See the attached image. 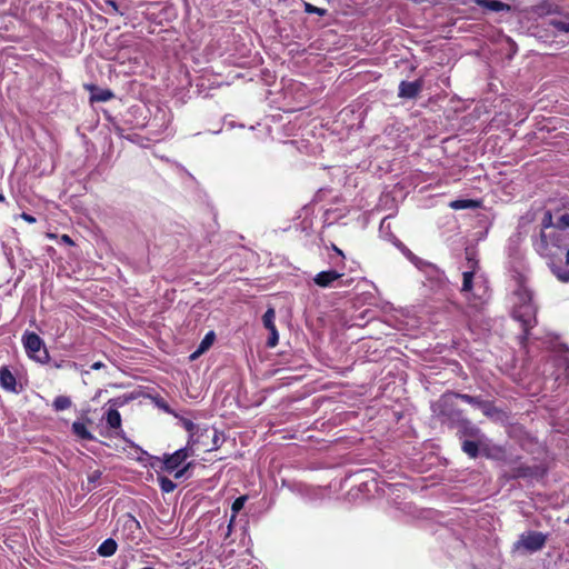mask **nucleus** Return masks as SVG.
I'll return each mask as SVG.
<instances>
[{
  "instance_id": "nucleus-1",
  "label": "nucleus",
  "mask_w": 569,
  "mask_h": 569,
  "mask_svg": "<svg viewBox=\"0 0 569 569\" xmlns=\"http://www.w3.org/2000/svg\"><path fill=\"white\" fill-rule=\"evenodd\" d=\"M457 399H459L457 392L443 393L431 406L433 417L441 425L456 429L458 433L477 437L480 430L463 416V411L458 407Z\"/></svg>"
},
{
  "instance_id": "nucleus-2",
  "label": "nucleus",
  "mask_w": 569,
  "mask_h": 569,
  "mask_svg": "<svg viewBox=\"0 0 569 569\" xmlns=\"http://www.w3.org/2000/svg\"><path fill=\"white\" fill-rule=\"evenodd\" d=\"M516 289L513 290V296L517 299L513 310L512 317L515 320L519 321L522 327V340H527L530 333V330L536 326V309L532 306V292L527 287L526 278L523 274L518 273L515 277Z\"/></svg>"
},
{
  "instance_id": "nucleus-3",
  "label": "nucleus",
  "mask_w": 569,
  "mask_h": 569,
  "mask_svg": "<svg viewBox=\"0 0 569 569\" xmlns=\"http://www.w3.org/2000/svg\"><path fill=\"white\" fill-rule=\"evenodd\" d=\"M188 442L194 453L210 452L219 448L220 435L217 429L207 427L193 433Z\"/></svg>"
},
{
  "instance_id": "nucleus-4",
  "label": "nucleus",
  "mask_w": 569,
  "mask_h": 569,
  "mask_svg": "<svg viewBox=\"0 0 569 569\" xmlns=\"http://www.w3.org/2000/svg\"><path fill=\"white\" fill-rule=\"evenodd\" d=\"M22 343L26 353L30 359L40 363H47L50 360V356L43 340L36 332L26 331L22 336Z\"/></svg>"
},
{
  "instance_id": "nucleus-5",
  "label": "nucleus",
  "mask_w": 569,
  "mask_h": 569,
  "mask_svg": "<svg viewBox=\"0 0 569 569\" xmlns=\"http://www.w3.org/2000/svg\"><path fill=\"white\" fill-rule=\"evenodd\" d=\"M547 540L548 533L533 530L525 531L515 542V550L535 553L545 548Z\"/></svg>"
},
{
  "instance_id": "nucleus-6",
  "label": "nucleus",
  "mask_w": 569,
  "mask_h": 569,
  "mask_svg": "<svg viewBox=\"0 0 569 569\" xmlns=\"http://www.w3.org/2000/svg\"><path fill=\"white\" fill-rule=\"evenodd\" d=\"M461 448H462V451L465 453H467V456L470 459H477L481 452L487 458L491 457V455L489 453V446L485 441H482L481 439H478L477 441L465 440L462 442Z\"/></svg>"
},
{
  "instance_id": "nucleus-7",
  "label": "nucleus",
  "mask_w": 569,
  "mask_h": 569,
  "mask_svg": "<svg viewBox=\"0 0 569 569\" xmlns=\"http://www.w3.org/2000/svg\"><path fill=\"white\" fill-rule=\"evenodd\" d=\"M423 87L422 79L415 81H401L399 84V97L406 99H415L420 93Z\"/></svg>"
},
{
  "instance_id": "nucleus-8",
  "label": "nucleus",
  "mask_w": 569,
  "mask_h": 569,
  "mask_svg": "<svg viewBox=\"0 0 569 569\" xmlns=\"http://www.w3.org/2000/svg\"><path fill=\"white\" fill-rule=\"evenodd\" d=\"M0 387L9 392H19L16 376L7 366L0 368Z\"/></svg>"
},
{
  "instance_id": "nucleus-9",
  "label": "nucleus",
  "mask_w": 569,
  "mask_h": 569,
  "mask_svg": "<svg viewBox=\"0 0 569 569\" xmlns=\"http://www.w3.org/2000/svg\"><path fill=\"white\" fill-rule=\"evenodd\" d=\"M192 447L188 443L184 448H180L172 453H164L161 462H184L188 458L197 457Z\"/></svg>"
},
{
  "instance_id": "nucleus-10",
  "label": "nucleus",
  "mask_w": 569,
  "mask_h": 569,
  "mask_svg": "<svg viewBox=\"0 0 569 569\" xmlns=\"http://www.w3.org/2000/svg\"><path fill=\"white\" fill-rule=\"evenodd\" d=\"M342 276L343 273L338 272L337 270L320 271L315 276L313 282L321 288H328Z\"/></svg>"
},
{
  "instance_id": "nucleus-11",
  "label": "nucleus",
  "mask_w": 569,
  "mask_h": 569,
  "mask_svg": "<svg viewBox=\"0 0 569 569\" xmlns=\"http://www.w3.org/2000/svg\"><path fill=\"white\" fill-rule=\"evenodd\" d=\"M91 422L89 418L79 419L72 423V433L80 440L91 441L93 440V436L88 429V423Z\"/></svg>"
},
{
  "instance_id": "nucleus-12",
  "label": "nucleus",
  "mask_w": 569,
  "mask_h": 569,
  "mask_svg": "<svg viewBox=\"0 0 569 569\" xmlns=\"http://www.w3.org/2000/svg\"><path fill=\"white\" fill-rule=\"evenodd\" d=\"M468 263H469L470 269L462 273V287H461L462 292H470L472 290L475 272H476V269L478 268L477 260L468 258Z\"/></svg>"
},
{
  "instance_id": "nucleus-13",
  "label": "nucleus",
  "mask_w": 569,
  "mask_h": 569,
  "mask_svg": "<svg viewBox=\"0 0 569 569\" xmlns=\"http://www.w3.org/2000/svg\"><path fill=\"white\" fill-rule=\"evenodd\" d=\"M86 89H88L91 92V102H107L114 97L113 92L110 89H99L94 84H87Z\"/></svg>"
},
{
  "instance_id": "nucleus-14",
  "label": "nucleus",
  "mask_w": 569,
  "mask_h": 569,
  "mask_svg": "<svg viewBox=\"0 0 569 569\" xmlns=\"http://www.w3.org/2000/svg\"><path fill=\"white\" fill-rule=\"evenodd\" d=\"M162 472L172 475L176 480H182L190 477V467L192 465H184L183 468L178 469L180 465H159Z\"/></svg>"
},
{
  "instance_id": "nucleus-15",
  "label": "nucleus",
  "mask_w": 569,
  "mask_h": 569,
  "mask_svg": "<svg viewBox=\"0 0 569 569\" xmlns=\"http://www.w3.org/2000/svg\"><path fill=\"white\" fill-rule=\"evenodd\" d=\"M476 3L483 9L495 12L508 11L510 9L509 4L499 0H476Z\"/></svg>"
},
{
  "instance_id": "nucleus-16",
  "label": "nucleus",
  "mask_w": 569,
  "mask_h": 569,
  "mask_svg": "<svg viewBox=\"0 0 569 569\" xmlns=\"http://www.w3.org/2000/svg\"><path fill=\"white\" fill-rule=\"evenodd\" d=\"M106 423L112 430H121V415L117 409L109 408L106 413Z\"/></svg>"
},
{
  "instance_id": "nucleus-17",
  "label": "nucleus",
  "mask_w": 569,
  "mask_h": 569,
  "mask_svg": "<svg viewBox=\"0 0 569 569\" xmlns=\"http://www.w3.org/2000/svg\"><path fill=\"white\" fill-rule=\"evenodd\" d=\"M117 542L112 538L106 539L98 548V555L101 557H111L117 551Z\"/></svg>"
},
{
  "instance_id": "nucleus-18",
  "label": "nucleus",
  "mask_w": 569,
  "mask_h": 569,
  "mask_svg": "<svg viewBox=\"0 0 569 569\" xmlns=\"http://www.w3.org/2000/svg\"><path fill=\"white\" fill-rule=\"evenodd\" d=\"M449 207L453 210L475 209L479 207V202L472 199H458L451 201Z\"/></svg>"
},
{
  "instance_id": "nucleus-19",
  "label": "nucleus",
  "mask_w": 569,
  "mask_h": 569,
  "mask_svg": "<svg viewBox=\"0 0 569 569\" xmlns=\"http://www.w3.org/2000/svg\"><path fill=\"white\" fill-rule=\"evenodd\" d=\"M213 341H214V332L210 331L201 340V342L198 347V350L191 356V359H194L198 355L208 350L211 347V345L213 343Z\"/></svg>"
},
{
  "instance_id": "nucleus-20",
  "label": "nucleus",
  "mask_w": 569,
  "mask_h": 569,
  "mask_svg": "<svg viewBox=\"0 0 569 569\" xmlns=\"http://www.w3.org/2000/svg\"><path fill=\"white\" fill-rule=\"evenodd\" d=\"M72 406L71 398L68 396H58L54 398L52 402V408L56 411H63L69 409Z\"/></svg>"
},
{
  "instance_id": "nucleus-21",
  "label": "nucleus",
  "mask_w": 569,
  "mask_h": 569,
  "mask_svg": "<svg viewBox=\"0 0 569 569\" xmlns=\"http://www.w3.org/2000/svg\"><path fill=\"white\" fill-rule=\"evenodd\" d=\"M247 500H248V496H240L232 502V506H231L232 516H231L229 528L231 527L237 513L243 508Z\"/></svg>"
},
{
  "instance_id": "nucleus-22",
  "label": "nucleus",
  "mask_w": 569,
  "mask_h": 569,
  "mask_svg": "<svg viewBox=\"0 0 569 569\" xmlns=\"http://www.w3.org/2000/svg\"><path fill=\"white\" fill-rule=\"evenodd\" d=\"M158 483L161 490L166 493L172 492L177 487V485L170 478L164 476H158Z\"/></svg>"
},
{
  "instance_id": "nucleus-23",
  "label": "nucleus",
  "mask_w": 569,
  "mask_h": 569,
  "mask_svg": "<svg viewBox=\"0 0 569 569\" xmlns=\"http://www.w3.org/2000/svg\"><path fill=\"white\" fill-rule=\"evenodd\" d=\"M274 319H276V312L272 308H269L262 317V322H263L264 328L266 329L276 328Z\"/></svg>"
},
{
  "instance_id": "nucleus-24",
  "label": "nucleus",
  "mask_w": 569,
  "mask_h": 569,
  "mask_svg": "<svg viewBox=\"0 0 569 569\" xmlns=\"http://www.w3.org/2000/svg\"><path fill=\"white\" fill-rule=\"evenodd\" d=\"M551 271L561 282H569V270L560 266H552Z\"/></svg>"
},
{
  "instance_id": "nucleus-25",
  "label": "nucleus",
  "mask_w": 569,
  "mask_h": 569,
  "mask_svg": "<svg viewBox=\"0 0 569 569\" xmlns=\"http://www.w3.org/2000/svg\"><path fill=\"white\" fill-rule=\"evenodd\" d=\"M457 396L462 401H465V402H467L469 405L476 406L478 408L481 407V403L483 401V399H481L480 397H475V396H470V395H467V393H458L457 392Z\"/></svg>"
},
{
  "instance_id": "nucleus-26",
  "label": "nucleus",
  "mask_w": 569,
  "mask_h": 569,
  "mask_svg": "<svg viewBox=\"0 0 569 569\" xmlns=\"http://www.w3.org/2000/svg\"><path fill=\"white\" fill-rule=\"evenodd\" d=\"M123 527L124 529L134 532L136 530L140 529V523L134 517L128 515L123 520Z\"/></svg>"
},
{
  "instance_id": "nucleus-27",
  "label": "nucleus",
  "mask_w": 569,
  "mask_h": 569,
  "mask_svg": "<svg viewBox=\"0 0 569 569\" xmlns=\"http://www.w3.org/2000/svg\"><path fill=\"white\" fill-rule=\"evenodd\" d=\"M393 243L410 261H415L417 259V257L403 242L396 239Z\"/></svg>"
},
{
  "instance_id": "nucleus-28",
  "label": "nucleus",
  "mask_w": 569,
  "mask_h": 569,
  "mask_svg": "<svg viewBox=\"0 0 569 569\" xmlns=\"http://www.w3.org/2000/svg\"><path fill=\"white\" fill-rule=\"evenodd\" d=\"M303 8H305V12H307V13H315L320 17H323L327 14L326 9L316 7V6L311 4L310 2H305Z\"/></svg>"
},
{
  "instance_id": "nucleus-29",
  "label": "nucleus",
  "mask_w": 569,
  "mask_h": 569,
  "mask_svg": "<svg viewBox=\"0 0 569 569\" xmlns=\"http://www.w3.org/2000/svg\"><path fill=\"white\" fill-rule=\"evenodd\" d=\"M131 449L133 451V453H131V455L138 462H143L144 460H148L151 458V456H149L147 451H143L142 449H140L136 446H132Z\"/></svg>"
},
{
  "instance_id": "nucleus-30",
  "label": "nucleus",
  "mask_w": 569,
  "mask_h": 569,
  "mask_svg": "<svg viewBox=\"0 0 569 569\" xmlns=\"http://www.w3.org/2000/svg\"><path fill=\"white\" fill-rule=\"evenodd\" d=\"M101 477V471L94 470L88 475V487L87 489L90 491L97 487V483Z\"/></svg>"
},
{
  "instance_id": "nucleus-31",
  "label": "nucleus",
  "mask_w": 569,
  "mask_h": 569,
  "mask_svg": "<svg viewBox=\"0 0 569 569\" xmlns=\"http://www.w3.org/2000/svg\"><path fill=\"white\" fill-rule=\"evenodd\" d=\"M480 409L482 410V412L486 416H489V417L497 412V408L495 407V403L489 400H483Z\"/></svg>"
},
{
  "instance_id": "nucleus-32",
  "label": "nucleus",
  "mask_w": 569,
  "mask_h": 569,
  "mask_svg": "<svg viewBox=\"0 0 569 569\" xmlns=\"http://www.w3.org/2000/svg\"><path fill=\"white\" fill-rule=\"evenodd\" d=\"M555 228L559 230H566L569 228V213H563L555 222Z\"/></svg>"
},
{
  "instance_id": "nucleus-33",
  "label": "nucleus",
  "mask_w": 569,
  "mask_h": 569,
  "mask_svg": "<svg viewBox=\"0 0 569 569\" xmlns=\"http://www.w3.org/2000/svg\"><path fill=\"white\" fill-rule=\"evenodd\" d=\"M268 330L270 332V336L268 338L267 346L270 348H273L278 345L279 335H278L277 328H272V329H268Z\"/></svg>"
},
{
  "instance_id": "nucleus-34",
  "label": "nucleus",
  "mask_w": 569,
  "mask_h": 569,
  "mask_svg": "<svg viewBox=\"0 0 569 569\" xmlns=\"http://www.w3.org/2000/svg\"><path fill=\"white\" fill-rule=\"evenodd\" d=\"M550 24L561 32H569V22L562 20H552Z\"/></svg>"
},
{
  "instance_id": "nucleus-35",
  "label": "nucleus",
  "mask_w": 569,
  "mask_h": 569,
  "mask_svg": "<svg viewBox=\"0 0 569 569\" xmlns=\"http://www.w3.org/2000/svg\"><path fill=\"white\" fill-rule=\"evenodd\" d=\"M183 425H184V428L190 432V438H192L193 433L199 432L201 430V428H199V426H197L196 423H193L190 420H184Z\"/></svg>"
},
{
  "instance_id": "nucleus-36",
  "label": "nucleus",
  "mask_w": 569,
  "mask_h": 569,
  "mask_svg": "<svg viewBox=\"0 0 569 569\" xmlns=\"http://www.w3.org/2000/svg\"><path fill=\"white\" fill-rule=\"evenodd\" d=\"M542 227L543 228L555 227V223L552 222V213L550 211H546L543 219H542Z\"/></svg>"
},
{
  "instance_id": "nucleus-37",
  "label": "nucleus",
  "mask_w": 569,
  "mask_h": 569,
  "mask_svg": "<svg viewBox=\"0 0 569 569\" xmlns=\"http://www.w3.org/2000/svg\"><path fill=\"white\" fill-rule=\"evenodd\" d=\"M331 249H332V250H333L338 256H340V257H341V261H340V264H339V266H341L342 268H345V267H346V263H345L346 256H345L343 251H342L340 248H338L335 243H332V244H331Z\"/></svg>"
},
{
  "instance_id": "nucleus-38",
  "label": "nucleus",
  "mask_w": 569,
  "mask_h": 569,
  "mask_svg": "<svg viewBox=\"0 0 569 569\" xmlns=\"http://www.w3.org/2000/svg\"><path fill=\"white\" fill-rule=\"evenodd\" d=\"M20 218L23 219L28 223H36L37 222L36 217H33L32 214H29L27 212H22L20 214Z\"/></svg>"
},
{
  "instance_id": "nucleus-39",
  "label": "nucleus",
  "mask_w": 569,
  "mask_h": 569,
  "mask_svg": "<svg viewBox=\"0 0 569 569\" xmlns=\"http://www.w3.org/2000/svg\"><path fill=\"white\" fill-rule=\"evenodd\" d=\"M60 241H61V242H63V243H66V244H68V246H73V244H74L73 240H72V239H71V237H70V236H68V234H62V236L60 237Z\"/></svg>"
},
{
  "instance_id": "nucleus-40",
  "label": "nucleus",
  "mask_w": 569,
  "mask_h": 569,
  "mask_svg": "<svg viewBox=\"0 0 569 569\" xmlns=\"http://www.w3.org/2000/svg\"><path fill=\"white\" fill-rule=\"evenodd\" d=\"M101 368H104V363L101 362V361H97V362H93L91 366H90V369L91 370H99Z\"/></svg>"
},
{
  "instance_id": "nucleus-41",
  "label": "nucleus",
  "mask_w": 569,
  "mask_h": 569,
  "mask_svg": "<svg viewBox=\"0 0 569 569\" xmlns=\"http://www.w3.org/2000/svg\"><path fill=\"white\" fill-rule=\"evenodd\" d=\"M566 263H567V266H569V249L567 250V253H566Z\"/></svg>"
},
{
  "instance_id": "nucleus-42",
  "label": "nucleus",
  "mask_w": 569,
  "mask_h": 569,
  "mask_svg": "<svg viewBox=\"0 0 569 569\" xmlns=\"http://www.w3.org/2000/svg\"><path fill=\"white\" fill-rule=\"evenodd\" d=\"M47 237L50 238V239H56L57 238V236L53 234V233H47Z\"/></svg>"
},
{
  "instance_id": "nucleus-43",
  "label": "nucleus",
  "mask_w": 569,
  "mask_h": 569,
  "mask_svg": "<svg viewBox=\"0 0 569 569\" xmlns=\"http://www.w3.org/2000/svg\"><path fill=\"white\" fill-rule=\"evenodd\" d=\"M6 200L4 196L0 193V202H3Z\"/></svg>"
},
{
  "instance_id": "nucleus-44",
  "label": "nucleus",
  "mask_w": 569,
  "mask_h": 569,
  "mask_svg": "<svg viewBox=\"0 0 569 569\" xmlns=\"http://www.w3.org/2000/svg\"><path fill=\"white\" fill-rule=\"evenodd\" d=\"M566 523H568V525H569V516H568V519L566 520Z\"/></svg>"
}]
</instances>
